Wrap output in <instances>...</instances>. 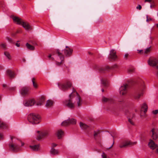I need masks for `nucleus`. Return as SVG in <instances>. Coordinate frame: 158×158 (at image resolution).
I'll return each mask as SVG.
<instances>
[{"mask_svg": "<svg viewBox=\"0 0 158 158\" xmlns=\"http://www.w3.org/2000/svg\"><path fill=\"white\" fill-rule=\"evenodd\" d=\"M17 33H19V32L18 31H17Z\"/></svg>", "mask_w": 158, "mask_h": 158, "instance_id": "obj_60", "label": "nucleus"}, {"mask_svg": "<svg viewBox=\"0 0 158 158\" xmlns=\"http://www.w3.org/2000/svg\"><path fill=\"white\" fill-rule=\"evenodd\" d=\"M148 64L151 66H155L158 63V60L156 58H150L148 61Z\"/></svg>", "mask_w": 158, "mask_h": 158, "instance_id": "obj_10", "label": "nucleus"}, {"mask_svg": "<svg viewBox=\"0 0 158 158\" xmlns=\"http://www.w3.org/2000/svg\"><path fill=\"white\" fill-rule=\"evenodd\" d=\"M101 81L102 83H103L105 85H106V80L104 81L102 80Z\"/></svg>", "mask_w": 158, "mask_h": 158, "instance_id": "obj_45", "label": "nucleus"}, {"mask_svg": "<svg viewBox=\"0 0 158 158\" xmlns=\"http://www.w3.org/2000/svg\"><path fill=\"white\" fill-rule=\"evenodd\" d=\"M142 8V7L140 5H138L137 7H136V9H138L139 10H140Z\"/></svg>", "mask_w": 158, "mask_h": 158, "instance_id": "obj_42", "label": "nucleus"}, {"mask_svg": "<svg viewBox=\"0 0 158 158\" xmlns=\"http://www.w3.org/2000/svg\"><path fill=\"white\" fill-rule=\"evenodd\" d=\"M8 127L6 123H4L2 120H0V128L2 129L6 128Z\"/></svg>", "mask_w": 158, "mask_h": 158, "instance_id": "obj_25", "label": "nucleus"}, {"mask_svg": "<svg viewBox=\"0 0 158 158\" xmlns=\"http://www.w3.org/2000/svg\"><path fill=\"white\" fill-rule=\"evenodd\" d=\"M48 135V133L47 132H42L38 135L37 139L38 140H40L47 136Z\"/></svg>", "mask_w": 158, "mask_h": 158, "instance_id": "obj_17", "label": "nucleus"}, {"mask_svg": "<svg viewBox=\"0 0 158 158\" xmlns=\"http://www.w3.org/2000/svg\"><path fill=\"white\" fill-rule=\"evenodd\" d=\"M26 46L27 48L31 50H34V47L33 46L30 44L28 43L26 44Z\"/></svg>", "mask_w": 158, "mask_h": 158, "instance_id": "obj_31", "label": "nucleus"}, {"mask_svg": "<svg viewBox=\"0 0 158 158\" xmlns=\"http://www.w3.org/2000/svg\"><path fill=\"white\" fill-rule=\"evenodd\" d=\"M104 89H102V92H104Z\"/></svg>", "mask_w": 158, "mask_h": 158, "instance_id": "obj_58", "label": "nucleus"}, {"mask_svg": "<svg viewBox=\"0 0 158 158\" xmlns=\"http://www.w3.org/2000/svg\"><path fill=\"white\" fill-rule=\"evenodd\" d=\"M10 138L11 140V142L9 144V147L11 150L15 152H16L19 149V145L20 143H21L22 146H23L24 143L22 142L20 140L16 139L15 137L11 136Z\"/></svg>", "mask_w": 158, "mask_h": 158, "instance_id": "obj_2", "label": "nucleus"}, {"mask_svg": "<svg viewBox=\"0 0 158 158\" xmlns=\"http://www.w3.org/2000/svg\"><path fill=\"white\" fill-rule=\"evenodd\" d=\"M150 48V47L146 48L144 51V53L145 54H147L151 50Z\"/></svg>", "mask_w": 158, "mask_h": 158, "instance_id": "obj_35", "label": "nucleus"}, {"mask_svg": "<svg viewBox=\"0 0 158 158\" xmlns=\"http://www.w3.org/2000/svg\"><path fill=\"white\" fill-rule=\"evenodd\" d=\"M141 87L142 90H143V89L144 88V82L143 81H142L141 84Z\"/></svg>", "mask_w": 158, "mask_h": 158, "instance_id": "obj_38", "label": "nucleus"}, {"mask_svg": "<svg viewBox=\"0 0 158 158\" xmlns=\"http://www.w3.org/2000/svg\"><path fill=\"white\" fill-rule=\"evenodd\" d=\"M35 102L34 100L31 99L27 101H26L24 102L23 104L26 106H31L34 105Z\"/></svg>", "mask_w": 158, "mask_h": 158, "instance_id": "obj_11", "label": "nucleus"}, {"mask_svg": "<svg viewBox=\"0 0 158 158\" xmlns=\"http://www.w3.org/2000/svg\"><path fill=\"white\" fill-rule=\"evenodd\" d=\"M155 3L154 1H152V3L150 5V7L151 8H153L155 7Z\"/></svg>", "mask_w": 158, "mask_h": 158, "instance_id": "obj_37", "label": "nucleus"}, {"mask_svg": "<svg viewBox=\"0 0 158 158\" xmlns=\"http://www.w3.org/2000/svg\"><path fill=\"white\" fill-rule=\"evenodd\" d=\"M6 74L8 76H9L10 78H14L15 76V74L14 72L10 70H7L6 71Z\"/></svg>", "mask_w": 158, "mask_h": 158, "instance_id": "obj_22", "label": "nucleus"}, {"mask_svg": "<svg viewBox=\"0 0 158 158\" xmlns=\"http://www.w3.org/2000/svg\"><path fill=\"white\" fill-rule=\"evenodd\" d=\"M104 70V68H100L99 69V70L101 72H103Z\"/></svg>", "mask_w": 158, "mask_h": 158, "instance_id": "obj_47", "label": "nucleus"}, {"mask_svg": "<svg viewBox=\"0 0 158 158\" xmlns=\"http://www.w3.org/2000/svg\"><path fill=\"white\" fill-rule=\"evenodd\" d=\"M136 142H132L131 141H126L123 144H121L119 145V147L120 148L125 147L128 146H131L136 144Z\"/></svg>", "mask_w": 158, "mask_h": 158, "instance_id": "obj_9", "label": "nucleus"}, {"mask_svg": "<svg viewBox=\"0 0 158 158\" xmlns=\"http://www.w3.org/2000/svg\"><path fill=\"white\" fill-rule=\"evenodd\" d=\"M1 100V97L0 96V100Z\"/></svg>", "mask_w": 158, "mask_h": 158, "instance_id": "obj_59", "label": "nucleus"}, {"mask_svg": "<svg viewBox=\"0 0 158 158\" xmlns=\"http://www.w3.org/2000/svg\"><path fill=\"white\" fill-rule=\"evenodd\" d=\"M157 132V130L155 128L152 129L150 132V134L152 135V138L154 140L156 139L158 137Z\"/></svg>", "mask_w": 158, "mask_h": 158, "instance_id": "obj_12", "label": "nucleus"}, {"mask_svg": "<svg viewBox=\"0 0 158 158\" xmlns=\"http://www.w3.org/2000/svg\"><path fill=\"white\" fill-rule=\"evenodd\" d=\"M102 158H109L107 156V155L105 153L103 152L102 154Z\"/></svg>", "mask_w": 158, "mask_h": 158, "instance_id": "obj_36", "label": "nucleus"}, {"mask_svg": "<svg viewBox=\"0 0 158 158\" xmlns=\"http://www.w3.org/2000/svg\"><path fill=\"white\" fill-rule=\"evenodd\" d=\"M53 102L51 100H48L45 105V106L47 108H49L52 107L53 105Z\"/></svg>", "mask_w": 158, "mask_h": 158, "instance_id": "obj_23", "label": "nucleus"}, {"mask_svg": "<svg viewBox=\"0 0 158 158\" xmlns=\"http://www.w3.org/2000/svg\"><path fill=\"white\" fill-rule=\"evenodd\" d=\"M99 132L98 131L95 132L94 134V136L95 137L96 136H97L99 134Z\"/></svg>", "mask_w": 158, "mask_h": 158, "instance_id": "obj_43", "label": "nucleus"}, {"mask_svg": "<svg viewBox=\"0 0 158 158\" xmlns=\"http://www.w3.org/2000/svg\"><path fill=\"white\" fill-rule=\"evenodd\" d=\"M102 102H105L111 103L113 102V99L111 98H107L103 97L102 98Z\"/></svg>", "mask_w": 158, "mask_h": 158, "instance_id": "obj_19", "label": "nucleus"}, {"mask_svg": "<svg viewBox=\"0 0 158 158\" xmlns=\"http://www.w3.org/2000/svg\"><path fill=\"white\" fill-rule=\"evenodd\" d=\"M16 46L18 47H19L20 46V44L16 43Z\"/></svg>", "mask_w": 158, "mask_h": 158, "instance_id": "obj_51", "label": "nucleus"}, {"mask_svg": "<svg viewBox=\"0 0 158 158\" xmlns=\"http://www.w3.org/2000/svg\"><path fill=\"white\" fill-rule=\"evenodd\" d=\"M156 151L158 153V147L156 149Z\"/></svg>", "mask_w": 158, "mask_h": 158, "instance_id": "obj_57", "label": "nucleus"}, {"mask_svg": "<svg viewBox=\"0 0 158 158\" xmlns=\"http://www.w3.org/2000/svg\"><path fill=\"white\" fill-rule=\"evenodd\" d=\"M152 0H145L144 1V2H148L151 3L152 2Z\"/></svg>", "mask_w": 158, "mask_h": 158, "instance_id": "obj_46", "label": "nucleus"}, {"mask_svg": "<svg viewBox=\"0 0 158 158\" xmlns=\"http://www.w3.org/2000/svg\"><path fill=\"white\" fill-rule=\"evenodd\" d=\"M45 100V99L44 97H41L39 102L36 103V105L37 106H41Z\"/></svg>", "mask_w": 158, "mask_h": 158, "instance_id": "obj_27", "label": "nucleus"}, {"mask_svg": "<svg viewBox=\"0 0 158 158\" xmlns=\"http://www.w3.org/2000/svg\"><path fill=\"white\" fill-rule=\"evenodd\" d=\"M21 25L26 30H31L32 29L29 23L27 22H24L23 21Z\"/></svg>", "mask_w": 158, "mask_h": 158, "instance_id": "obj_15", "label": "nucleus"}, {"mask_svg": "<svg viewBox=\"0 0 158 158\" xmlns=\"http://www.w3.org/2000/svg\"><path fill=\"white\" fill-rule=\"evenodd\" d=\"M75 92L76 94V96H73L72 93H71L69 95L70 99L64 102L65 105L71 109L73 108L76 105L78 106H80L82 104V101L80 96L75 90H73V93Z\"/></svg>", "mask_w": 158, "mask_h": 158, "instance_id": "obj_1", "label": "nucleus"}, {"mask_svg": "<svg viewBox=\"0 0 158 158\" xmlns=\"http://www.w3.org/2000/svg\"><path fill=\"white\" fill-rule=\"evenodd\" d=\"M35 78H33L32 79V81L34 87L35 89H37L38 87L37 84L35 82Z\"/></svg>", "mask_w": 158, "mask_h": 158, "instance_id": "obj_30", "label": "nucleus"}, {"mask_svg": "<svg viewBox=\"0 0 158 158\" xmlns=\"http://www.w3.org/2000/svg\"><path fill=\"white\" fill-rule=\"evenodd\" d=\"M114 144V142H113V143H112V144L111 145V146L109 148V149H110V148H111L113 146V145Z\"/></svg>", "mask_w": 158, "mask_h": 158, "instance_id": "obj_52", "label": "nucleus"}, {"mask_svg": "<svg viewBox=\"0 0 158 158\" xmlns=\"http://www.w3.org/2000/svg\"><path fill=\"white\" fill-rule=\"evenodd\" d=\"M51 55H50L48 56V57H49V58H51V59L52 60H54V58H53V57H52H52H51Z\"/></svg>", "mask_w": 158, "mask_h": 158, "instance_id": "obj_50", "label": "nucleus"}, {"mask_svg": "<svg viewBox=\"0 0 158 158\" xmlns=\"http://www.w3.org/2000/svg\"><path fill=\"white\" fill-rule=\"evenodd\" d=\"M128 121L131 125H134V122L132 119H131L130 118H129L128 119Z\"/></svg>", "mask_w": 158, "mask_h": 158, "instance_id": "obj_41", "label": "nucleus"}, {"mask_svg": "<svg viewBox=\"0 0 158 158\" xmlns=\"http://www.w3.org/2000/svg\"><path fill=\"white\" fill-rule=\"evenodd\" d=\"M148 109V106L147 105L144 103L142 105L141 107V110L143 111L144 113L145 114L147 112Z\"/></svg>", "mask_w": 158, "mask_h": 158, "instance_id": "obj_26", "label": "nucleus"}, {"mask_svg": "<svg viewBox=\"0 0 158 158\" xmlns=\"http://www.w3.org/2000/svg\"><path fill=\"white\" fill-rule=\"evenodd\" d=\"M71 82L69 81H67L65 83L60 82L58 83L59 88L63 91L67 90L71 87Z\"/></svg>", "mask_w": 158, "mask_h": 158, "instance_id": "obj_4", "label": "nucleus"}, {"mask_svg": "<svg viewBox=\"0 0 158 158\" xmlns=\"http://www.w3.org/2000/svg\"><path fill=\"white\" fill-rule=\"evenodd\" d=\"M80 126L81 128L83 130H86L89 127V126L81 122L80 123Z\"/></svg>", "mask_w": 158, "mask_h": 158, "instance_id": "obj_21", "label": "nucleus"}, {"mask_svg": "<svg viewBox=\"0 0 158 158\" xmlns=\"http://www.w3.org/2000/svg\"><path fill=\"white\" fill-rule=\"evenodd\" d=\"M152 113L154 114H156L158 113V110H153Z\"/></svg>", "mask_w": 158, "mask_h": 158, "instance_id": "obj_40", "label": "nucleus"}, {"mask_svg": "<svg viewBox=\"0 0 158 158\" xmlns=\"http://www.w3.org/2000/svg\"><path fill=\"white\" fill-rule=\"evenodd\" d=\"M128 56V55L127 54H126L125 55V58H127V57Z\"/></svg>", "mask_w": 158, "mask_h": 158, "instance_id": "obj_53", "label": "nucleus"}, {"mask_svg": "<svg viewBox=\"0 0 158 158\" xmlns=\"http://www.w3.org/2000/svg\"><path fill=\"white\" fill-rule=\"evenodd\" d=\"M110 58L113 60H115L117 58L116 52L114 49L111 50L110 52Z\"/></svg>", "mask_w": 158, "mask_h": 158, "instance_id": "obj_13", "label": "nucleus"}, {"mask_svg": "<svg viewBox=\"0 0 158 158\" xmlns=\"http://www.w3.org/2000/svg\"><path fill=\"white\" fill-rule=\"evenodd\" d=\"M64 132L61 129L59 130L57 132V135L58 139H60L63 135Z\"/></svg>", "mask_w": 158, "mask_h": 158, "instance_id": "obj_24", "label": "nucleus"}, {"mask_svg": "<svg viewBox=\"0 0 158 158\" xmlns=\"http://www.w3.org/2000/svg\"><path fill=\"white\" fill-rule=\"evenodd\" d=\"M128 87L127 84H124L122 86L119 88V92L120 94L124 95L127 92V89Z\"/></svg>", "mask_w": 158, "mask_h": 158, "instance_id": "obj_7", "label": "nucleus"}, {"mask_svg": "<svg viewBox=\"0 0 158 158\" xmlns=\"http://www.w3.org/2000/svg\"><path fill=\"white\" fill-rule=\"evenodd\" d=\"M29 90V88L27 87H23L20 91V93L22 96L26 95L28 94Z\"/></svg>", "mask_w": 158, "mask_h": 158, "instance_id": "obj_14", "label": "nucleus"}, {"mask_svg": "<svg viewBox=\"0 0 158 158\" xmlns=\"http://www.w3.org/2000/svg\"><path fill=\"white\" fill-rule=\"evenodd\" d=\"M76 123V120L74 118L69 119L63 122L61 125L62 126H66L70 124H75Z\"/></svg>", "mask_w": 158, "mask_h": 158, "instance_id": "obj_6", "label": "nucleus"}, {"mask_svg": "<svg viewBox=\"0 0 158 158\" xmlns=\"http://www.w3.org/2000/svg\"><path fill=\"white\" fill-rule=\"evenodd\" d=\"M146 17H147L146 21L147 22H148L149 21L152 20V19L151 18H150V17H149L148 15H147Z\"/></svg>", "mask_w": 158, "mask_h": 158, "instance_id": "obj_39", "label": "nucleus"}, {"mask_svg": "<svg viewBox=\"0 0 158 158\" xmlns=\"http://www.w3.org/2000/svg\"><path fill=\"white\" fill-rule=\"evenodd\" d=\"M66 48L64 50V55L67 57L70 56L72 55L73 51V49L67 46H66Z\"/></svg>", "mask_w": 158, "mask_h": 158, "instance_id": "obj_8", "label": "nucleus"}, {"mask_svg": "<svg viewBox=\"0 0 158 158\" xmlns=\"http://www.w3.org/2000/svg\"><path fill=\"white\" fill-rule=\"evenodd\" d=\"M143 92L142 91L140 92H136L134 95V98L135 99H138L143 95Z\"/></svg>", "mask_w": 158, "mask_h": 158, "instance_id": "obj_20", "label": "nucleus"}, {"mask_svg": "<svg viewBox=\"0 0 158 158\" xmlns=\"http://www.w3.org/2000/svg\"><path fill=\"white\" fill-rule=\"evenodd\" d=\"M57 145L56 144L54 143H53L52 144V146L53 148L56 147Z\"/></svg>", "mask_w": 158, "mask_h": 158, "instance_id": "obj_48", "label": "nucleus"}, {"mask_svg": "<svg viewBox=\"0 0 158 158\" xmlns=\"http://www.w3.org/2000/svg\"><path fill=\"white\" fill-rule=\"evenodd\" d=\"M56 53L58 56L56 64L60 65L64 62V56L62 53L60 52L59 50L56 51Z\"/></svg>", "mask_w": 158, "mask_h": 158, "instance_id": "obj_5", "label": "nucleus"}, {"mask_svg": "<svg viewBox=\"0 0 158 158\" xmlns=\"http://www.w3.org/2000/svg\"><path fill=\"white\" fill-rule=\"evenodd\" d=\"M51 153L53 155H56L59 154V152L58 150L52 148L51 151Z\"/></svg>", "mask_w": 158, "mask_h": 158, "instance_id": "obj_28", "label": "nucleus"}, {"mask_svg": "<svg viewBox=\"0 0 158 158\" xmlns=\"http://www.w3.org/2000/svg\"><path fill=\"white\" fill-rule=\"evenodd\" d=\"M4 138V136L2 134L0 133V140L3 139Z\"/></svg>", "mask_w": 158, "mask_h": 158, "instance_id": "obj_44", "label": "nucleus"}, {"mask_svg": "<svg viewBox=\"0 0 158 158\" xmlns=\"http://www.w3.org/2000/svg\"><path fill=\"white\" fill-rule=\"evenodd\" d=\"M40 117L37 114L31 113L28 116V120L32 124H37L40 121Z\"/></svg>", "mask_w": 158, "mask_h": 158, "instance_id": "obj_3", "label": "nucleus"}, {"mask_svg": "<svg viewBox=\"0 0 158 158\" xmlns=\"http://www.w3.org/2000/svg\"><path fill=\"white\" fill-rule=\"evenodd\" d=\"M6 43H2L0 44L1 48L4 50L6 49Z\"/></svg>", "mask_w": 158, "mask_h": 158, "instance_id": "obj_32", "label": "nucleus"}, {"mask_svg": "<svg viewBox=\"0 0 158 158\" xmlns=\"http://www.w3.org/2000/svg\"><path fill=\"white\" fill-rule=\"evenodd\" d=\"M148 145L150 148L152 149H154L157 147V145L152 140H150V141L148 143Z\"/></svg>", "mask_w": 158, "mask_h": 158, "instance_id": "obj_18", "label": "nucleus"}, {"mask_svg": "<svg viewBox=\"0 0 158 158\" xmlns=\"http://www.w3.org/2000/svg\"><path fill=\"white\" fill-rule=\"evenodd\" d=\"M2 69V67L0 65V69Z\"/></svg>", "mask_w": 158, "mask_h": 158, "instance_id": "obj_56", "label": "nucleus"}, {"mask_svg": "<svg viewBox=\"0 0 158 158\" xmlns=\"http://www.w3.org/2000/svg\"><path fill=\"white\" fill-rule=\"evenodd\" d=\"M31 148L34 151H37L39 148V145H35L34 146H30Z\"/></svg>", "mask_w": 158, "mask_h": 158, "instance_id": "obj_29", "label": "nucleus"}, {"mask_svg": "<svg viewBox=\"0 0 158 158\" xmlns=\"http://www.w3.org/2000/svg\"><path fill=\"white\" fill-rule=\"evenodd\" d=\"M13 19L14 22L19 25L22 24L23 21L20 18L16 17H13Z\"/></svg>", "mask_w": 158, "mask_h": 158, "instance_id": "obj_16", "label": "nucleus"}, {"mask_svg": "<svg viewBox=\"0 0 158 158\" xmlns=\"http://www.w3.org/2000/svg\"><path fill=\"white\" fill-rule=\"evenodd\" d=\"M6 39L9 42L11 43H13V41L12 40V39L8 36H7L6 38Z\"/></svg>", "mask_w": 158, "mask_h": 158, "instance_id": "obj_34", "label": "nucleus"}, {"mask_svg": "<svg viewBox=\"0 0 158 158\" xmlns=\"http://www.w3.org/2000/svg\"><path fill=\"white\" fill-rule=\"evenodd\" d=\"M128 71L129 73H131L133 71V69H128Z\"/></svg>", "mask_w": 158, "mask_h": 158, "instance_id": "obj_49", "label": "nucleus"}, {"mask_svg": "<svg viewBox=\"0 0 158 158\" xmlns=\"http://www.w3.org/2000/svg\"><path fill=\"white\" fill-rule=\"evenodd\" d=\"M139 53H141L142 51H143V50H139Z\"/></svg>", "mask_w": 158, "mask_h": 158, "instance_id": "obj_55", "label": "nucleus"}, {"mask_svg": "<svg viewBox=\"0 0 158 158\" xmlns=\"http://www.w3.org/2000/svg\"><path fill=\"white\" fill-rule=\"evenodd\" d=\"M155 25H156V27L158 28V23L156 24H155Z\"/></svg>", "mask_w": 158, "mask_h": 158, "instance_id": "obj_54", "label": "nucleus"}, {"mask_svg": "<svg viewBox=\"0 0 158 158\" xmlns=\"http://www.w3.org/2000/svg\"><path fill=\"white\" fill-rule=\"evenodd\" d=\"M4 55L9 60L11 59V56L9 52L6 51L5 52Z\"/></svg>", "mask_w": 158, "mask_h": 158, "instance_id": "obj_33", "label": "nucleus"}]
</instances>
